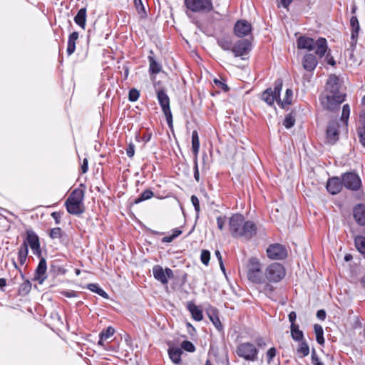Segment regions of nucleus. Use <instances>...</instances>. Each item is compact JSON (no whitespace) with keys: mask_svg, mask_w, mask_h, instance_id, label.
I'll return each mask as SVG.
<instances>
[{"mask_svg":"<svg viewBox=\"0 0 365 365\" xmlns=\"http://www.w3.org/2000/svg\"><path fill=\"white\" fill-rule=\"evenodd\" d=\"M345 95L339 91V78L330 76L325 91L320 96V102L324 109L334 110L344 101Z\"/></svg>","mask_w":365,"mask_h":365,"instance_id":"obj_1","label":"nucleus"},{"mask_svg":"<svg viewBox=\"0 0 365 365\" xmlns=\"http://www.w3.org/2000/svg\"><path fill=\"white\" fill-rule=\"evenodd\" d=\"M231 235L235 238L250 240L257 233V227L252 221L245 220L240 214L233 215L229 220Z\"/></svg>","mask_w":365,"mask_h":365,"instance_id":"obj_2","label":"nucleus"},{"mask_svg":"<svg viewBox=\"0 0 365 365\" xmlns=\"http://www.w3.org/2000/svg\"><path fill=\"white\" fill-rule=\"evenodd\" d=\"M297 48L312 51L316 49L315 53L320 58L324 56L327 50V40L324 38H319L316 41L308 36H300L297 41Z\"/></svg>","mask_w":365,"mask_h":365,"instance_id":"obj_3","label":"nucleus"},{"mask_svg":"<svg viewBox=\"0 0 365 365\" xmlns=\"http://www.w3.org/2000/svg\"><path fill=\"white\" fill-rule=\"evenodd\" d=\"M84 192L81 189H75L65 202L68 212L74 215H79L84 212L83 204Z\"/></svg>","mask_w":365,"mask_h":365,"instance_id":"obj_4","label":"nucleus"},{"mask_svg":"<svg viewBox=\"0 0 365 365\" xmlns=\"http://www.w3.org/2000/svg\"><path fill=\"white\" fill-rule=\"evenodd\" d=\"M247 279L255 284L265 283V272L262 265L257 258H250L247 266Z\"/></svg>","mask_w":365,"mask_h":365,"instance_id":"obj_5","label":"nucleus"},{"mask_svg":"<svg viewBox=\"0 0 365 365\" xmlns=\"http://www.w3.org/2000/svg\"><path fill=\"white\" fill-rule=\"evenodd\" d=\"M347 126L344 122L340 123L336 120L329 122L327 129V139L331 144L335 143L341 133H346Z\"/></svg>","mask_w":365,"mask_h":365,"instance_id":"obj_6","label":"nucleus"},{"mask_svg":"<svg viewBox=\"0 0 365 365\" xmlns=\"http://www.w3.org/2000/svg\"><path fill=\"white\" fill-rule=\"evenodd\" d=\"M237 354L247 361H255L257 360L258 350L253 344L245 342L237 347Z\"/></svg>","mask_w":365,"mask_h":365,"instance_id":"obj_7","label":"nucleus"},{"mask_svg":"<svg viewBox=\"0 0 365 365\" xmlns=\"http://www.w3.org/2000/svg\"><path fill=\"white\" fill-rule=\"evenodd\" d=\"M285 276V269L279 263L269 264L265 270V282L267 281L277 282Z\"/></svg>","mask_w":365,"mask_h":365,"instance_id":"obj_8","label":"nucleus"},{"mask_svg":"<svg viewBox=\"0 0 365 365\" xmlns=\"http://www.w3.org/2000/svg\"><path fill=\"white\" fill-rule=\"evenodd\" d=\"M282 83L279 81H277L274 89L269 88H267L262 95V99L266 102L268 105H272L274 101L280 106V98L279 93L282 90Z\"/></svg>","mask_w":365,"mask_h":365,"instance_id":"obj_9","label":"nucleus"},{"mask_svg":"<svg viewBox=\"0 0 365 365\" xmlns=\"http://www.w3.org/2000/svg\"><path fill=\"white\" fill-rule=\"evenodd\" d=\"M252 44L251 42L247 39L238 40L232 47V53L235 57H240L242 59H245L247 56L251 51Z\"/></svg>","mask_w":365,"mask_h":365,"instance_id":"obj_10","label":"nucleus"},{"mask_svg":"<svg viewBox=\"0 0 365 365\" xmlns=\"http://www.w3.org/2000/svg\"><path fill=\"white\" fill-rule=\"evenodd\" d=\"M185 3L194 12H208L213 8L211 0H185Z\"/></svg>","mask_w":365,"mask_h":365,"instance_id":"obj_11","label":"nucleus"},{"mask_svg":"<svg viewBox=\"0 0 365 365\" xmlns=\"http://www.w3.org/2000/svg\"><path fill=\"white\" fill-rule=\"evenodd\" d=\"M158 100L166 117L169 126H172L173 116L170 108V98L163 91L158 92Z\"/></svg>","mask_w":365,"mask_h":365,"instance_id":"obj_12","label":"nucleus"},{"mask_svg":"<svg viewBox=\"0 0 365 365\" xmlns=\"http://www.w3.org/2000/svg\"><path fill=\"white\" fill-rule=\"evenodd\" d=\"M23 243H26L29 246L34 255L40 256L41 251L40 249L39 238L33 230L26 231V238Z\"/></svg>","mask_w":365,"mask_h":365,"instance_id":"obj_13","label":"nucleus"},{"mask_svg":"<svg viewBox=\"0 0 365 365\" xmlns=\"http://www.w3.org/2000/svg\"><path fill=\"white\" fill-rule=\"evenodd\" d=\"M267 256L271 259H282L287 255L284 246L279 244L271 245L267 250Z\"/></svg>","mask_w":365,"mask_h":365,"instance_id":"obj_14","label":"nucleus"},{"mask_svg":"<svg viewBox=\"0 0 365 365\" xmlns=\"http://www.w3.org/2000/svg\"><path fill=\"white\" fill-rule=\"evenodd\" d=\"M343 184L346 188L357 190L361 187V180L359 177L353 173H348L342 177Z\"/></svg>","mask_w":365,"mask_h":365,"instance_id":"obj_15","label":"nucleus"},{"mask_svg":"<svg viewBox=\"0 0 365 365\" xmlns=\"http://www.w3.org/2000/svg\"><path fill=\"white\" fill-rule=\"evenodd\" d=\"M153 273L154 277L162 284H167L168 279L173 277V271L170 269L166 268L165 269H163L159 265L153 267Z\"/></svg>","mask_w":365,"mask_h":365,"instance_id":"obj_16","label":"nucleus"},{"mask_svg":"<svg viewBox=\"0 0 365 365\" xmlns=\"http://www.w3.org/2000/svg\"><path fill=\"white\" fill-rule=\"evenodd\" d=\"M252 25L245 20H239L234 27V33L238 37H243L250 34Z\"/></svg>","mask_w":365,"mask_h":365,"instance_id":"obj_17","label":"nucleus"},{"mask_svg":"<svg viewBox=\"0 0 365 365\" xmlns=\"http://www.w3.org/2000/svg\"><path fill=\"white\" fill-rule=\"evenodd\" d=\"M47 264L44 258H41L36 269L35 280L42 284L46 279Z\"/></svg>","mask_w":365,"mask_h":365,"instance_id":"obj_18","label":"nucleus"},{"mask_svg":"<svg viewBox=\"0 0 365 365\" xmlns=\"http://www.w3.org/2000/svg\"><path fill=\"white\" fill-rule=\"evenodd\" d=\"M342 188V182L339 178H332L327 183V189L332 195L339 193Z\"/></svg>","mask_w":365,"mask_h":365,"instance_id":"obj_19","label":"nucleus"},{"mask_svg":"<svg viewBox=\"0 0 365 365\" xmlns=\"http://www.w3.org/2000/svg\"><path fill=\"white\" fill-rule=\"evenodd\" d=\"M354 217L357 223L360 225H365V205H357L354 208Z\"/></svg>","mask_w":365,"mask_h":365,"instance_id":"obj_20","label":"nucleus"},{"mask_svg":"<svg viewBox=\"0 0 365 365\" xmlns=\"http://www.w3.org/2000/svg\"><path fill=\"white\" fill-rule=\"evenodd\" d=\"M302 65L305 70L313 71L317 65V59L313 54H306L303 58Z\"/></svg>","mask_w":365,"mask_h":365,"instance_id":"obj_21","label":"nucleus"},{"mask_svg":"<svg viewBox=\"0 0 365 365\" xmlns=\"http://www.w3.org/2000/svg\"><path fill=\"white\" fill-rule=\"evenodd\" d=\"M187 307L195 320L201 321L202 319V310L199 307L195 305L194 303L190 302L187 303Z\"/></svg>","mask_w":365,"mask_h":365,"instance_id":"obj_22","label":"nucleus"},{"mask_svg":"<svg viewBox=\"0 0 365 365\" xmlns=\"http://www.w3.org/2000/svg\"><path fill=\"white\" fill-rule=\"evenodd\" d=\"M350 25L351 28V38L356 43L359 36L360 26L356 16H352L350 19Z\"/></svg>","mask_w":365,"mask_h":365,"instance_id":"obj_23","label":"nucleus"},{"mask_svg":"<svg viewBox=\"0 0 365 365\" xmlns=\"http://www.w3.org/2000/svg\"><path fill=\"white\" fill-rule=\"evenodd\" d=\"M182 353V349L179 347L170 346L168 349L169 356L175 364H179L181 361Z\"/></svg>","mask_w":365,"mask_h":365,"instance_id":"obj_24","label":"nucleus"},{"mask_svg":"<svg viewBox=\"0 0 365 365\" xmlns=\"http://www.w3.org/2000/svg\"><path fill=\"white\" fill-rule=\"evenodd\" d=\"M74 21L76 24H78L83 29L86 28V9L82 8L81 9L76 16L74 18Z\"/></svg>","mask_w":365,"mask_h":365,"instance_id":"obj_25","label":"nucleus"},{"mask_svg":"<svg viewBox=\"0 0 365 365\" xmlns=\"http://www.w3.org/2000/svg\"><path fill=\"white\" fill-rule=\"evenodd\" d=\"M207 314H208L210 319L211 320V322L215 327V328L219 331L222 330V325L221 322L216 313L215 309H209L207 311Z\"/></svg>","mask_w":365,"mask_h":365,"instance_id":"obj_26","label":"nucleus"},{"mask_svg":"<svg viewBox=\"0 0 365 365\" xmlns=\"http://www.w3.org/2000/svg\"><path fill=\"white\" fill-rule=\"evenodd\" d=\"M149 61V71L151 74H158L161 71L162 67L159 63H158L153 56H148Z\"/></svg>","mask_w":365,"mask_h":365,"instance_id":"obj_27","label":"nucleus"},{"mask_svg":"<svg viewBox=\"0 0 365 365\" xmlns=\"http://www.w3.org/2000/svg\"><path fill=\"white\" fill-rule=\"evenodd\" d=\"M200 149V140L197 130L192 133V150L195 156L197 155Z\"/></svg>","mask_w":365,"mask_h":365,"instance_id":"obj_28","label":"nucleus"},{"mask_svg":"<svg viewBox=\"0 0 365 365\" xmlns=\"http://www.w3.org/2000/svg\"><path fill=\"white\" fill-rule=\"evenodd\" d=\"M28 248H27V244L26 243H23L19 250V263L23 265L26 260V258H27V256H28Z\"/></svg>","mask_w":365,"mask_h":365,"instance_id":"obj_29","label":"nucleus"},{"mask_svg":"<svg viewBox=\"0 0 365 365\" xmlns=\"http://www.w3.org/2000/svg\"><path fill=\"white\" fill-rule=\"evenodd\" d=\"M354 242L358 251L361 254L365 255V237L363 236H356Z\"/></svg>","mask_w":365,"mask_h":365,"instance_id":"obj_30","label":"nucleus"},{"mask_svg":"<svg viewBox=\"0 0 365 365\" xmlns=\"http://www.w3.org/2000/svg\"><path fill=\"white\" fill-rule=\"evenodd\" d=\"M314 329L316 334L317 341L319 344H323L324 343V339L323 336L324 331L322 327L319 324H315L314 326Z\"/></svg>","mask_w":365,"mask_h":365,"instance_id":"obj_31","label":"nucleus"},{"mask_svg":"<svg viewBox=\"0 0 365 365\" xmlns=\"http://www.w3.org/2000/svg\"><path fill=\"white\" fill-rule=\"evenodd\" d=\"M115 329L111 327H109L106 330L102 331L101 333L100 334L101 339L98 341V344H102L103 341L107 340L108 339L111 337L113 335Z\"/></svg>","mask_w":365,"mask_h":365,"instance_id":"obj_32","label":"nucleus"},{"mask_svg":"<svg viewBox=\"0 0 365 365\" xmlns=\"http://www.w3.org/2000/svg\"><path fill=\"white\" fill-rule=\"evenodd\" d=\"M218 45L225 51H232L233 44L229 38H222L217 41Z\"/></svg>","mask_w":365,"mask_h":365,"instance_id":"obj_33","label":"nucleus"},{"mask_svg":"<svg viewBox=\"0 0 365 365\" xmlns=\"http://www.w3.org/2000/svg\"><path fill=\"white\" fill-rule=\"evenodd\" d=\"M291 335L296 341H301L303 338V332L299 330L298 325L291 326Z\"/></svg>","mask_w":365,"mask_h":365,"instance_id":"obj_34","label":"nucleus"},{"mask_svg":"<svg viewBox=\"0 0 365 365\" xmlns=\"http://www.w3.org/2000/svg\"><path fill=\"white\" fill-rule=\"evenodd\" d=\"M87 287L88 289H90L91 291H92L93 292L98 294L100 296H101L106 299L108 298V294L103 289H102L101 287H99L98 286V284H88Z\"/></svg>","mask_w":365,"mask_h":365,"instance_id":"obj_35","label":"nucleus"},{"mask_svg":"<svg viewBox=\"0 0 365 365\" xmlns=\"http://www.w3.org/2000/svg\"><path fill=\"white\" fill-rule=\"evenodd\" d=\"M31 289V284L29 280L24 282L19 287V292L21 295H26Z\"/></svg>","mask_w":365,"mask_h":365,"instance_id":"obj_36","label":"nucleus"},{"mask_svg":"<svg viewBox=\"0 0 365 365\" xmlns=\"http://www.w3.org/2000/svg\"><path fill=\"white\" fill-rule=\"evenodd\" d=\"M350 108L348 104H345L343 106L342 114L339 122L343 123L344 122L347 125L348 119L349 117Z\"/></svg>","mask_w":365,"mask_h":365,"instance_id":"obj_37","label":"nucleus"},{"mask_svg":"<svg viewBox=\"0 0 365 365\" xmlns=\"http://www.w3.org/2000/svg\"><path fill=\"white\" fill-rule=\"evenodd\" d=\"M297 353L301 357L307 356L309 354V348L305 342H301L297 349Z\"/></svg>","mask_w":365,"mask_h":365,"instance_id":"obj_38","label":"nucleus"},{"mask_svg":"<svg viewBox=\"0 0 365 365\" xmlns=\"http://www.w3.org/2000/svg\"><path fill=\"white\" fill-rule=\"evenodd\" d=\"M293 92L291 89H287L284 98L280 100V106L284 107L286 105L290 104L292 98Z\"/></svg>","mask_w":365,"mask_h":365,"instance_id":"obj_39","label":"nucleus"},{"mask_svg":"<svg viewBox=\"0 0 365 365\" xmlns=\"http://www.w3.org/2000/svg\"><path fill=\"white\" fill-rule=\"evenodd\" d=\"M153 195L154 194L151 190H146L140 195V196L138 199L135 200V203H138L143 200L150 199L153 197Z\"/></svg>","mask_w":365,"mask_h":365,"instance_id":"obj_40","label":"nucleus"},{"mask_svg":"<svg viewBox=\"0 0 365 365\" xmlns=\"http://www.w3.org/2000/svg\"><path fill=\"white\" fill-rule=\"evenodd\" d=\"M181 233H182V231L180 230L175 229V230H173V234L171 235L164 237L162 239V241L163 242H168V243L171 242L174 239L178 237Z\"/></svg>","mask_w":365,"mask_h":365,"instance_id":"obj_41","label":"nucleus"},{"mask_svg":"<svg viewBox=\"0 0 365 365\" xmlns=\"http://www.w3.org/2000/svg\"><path fill=\"white\" fill-rule=\"evenodd\" d=\"M294 123H295V119L294 118L292 115V114H288L284 121H283V125L287 128H292L294 125Z\"/></svg>","mask_w":365,"mask_h":365,"instance_id":"obj_42","label":"nucleus"},{"mask_svg":"<svg viewBox=\"0 0 365 365\" xmlns=\"http://www.w3.org/2000/svg\"><path fill=\"white\" fill-rule=\"evenodd\" d=\"M182 349L189 352H194L195 350V347L193 344L189 341H183L182 342L181 349Z\"/></svg>","mask_w":365,"mask_h":365,"instance_id":"obj_43","label":"nucleus"},{"mask_svg":"<svg viewBox=\"0 0 365 365\" xmlns=\"http://www.w3.org/2000/svg\"><path fill=\"white\" fill-rule=\"evenodd\" d=\"M210 259V253L208 250H202L200 255L201 262L207 265L209 264Z\"/></svg>","mask_w":365,"mask_h":365,"instance_id":"obj_44","label":"nucleus"},{"mask_svg":"<svg viewBox=\"0 0 365 365\" xmlns=\"http://www.w3.org/2000/svg\"><path fill=\"white\" fill-rule=\"evenodd\" d=\"M76 41L71 39L68 40L67 53L68 56L74 53L76 49Z\"/></svg>","mask_w":365,"mask_h":365,"instance_id":"obj_45","label":"nucleus"},{"mask_svg":"<svg viewBox=\"0 0 365 365\" xmlns=\"http://www.w3.org/2000/svg\"><path fill=\"white\" fill-rule=\"evenodd\" d=\"M217 227L220 230H223L225 225L227 223V220L225 217L219 216L216 219Z\"/></svg>","mask_w":365,"mask_h":365,"instance_id":"obj_46","label":"nucleus"},{"mask_svg":"<svg viewBox=\"0 0 365 365\" xmlns=\"http://www.w3.org/2000/svg\"><path fill=\"white\" fill-rule=\"evenodd\" d=\"M276 352H277L276 349L274 347L270 348L267 351L266 356H267V361L268 364H270L272 359L276 356Z\"/></svg>","mask_w":365,"mask_h":365,"instance_id":"obj_47","label":"nucleus"},{"mask_svg":"<svg viewBox=\"0 0 365 365\" xmlns=\"http://www.w3.org/2000/svg\"><path fill=\"white\" fill-rule=\"evenodd\" d=\"M61 236V229L60 227H56L51 230L50 237L53 239L60 238Z\"/></svg>","mask_w":365,"mask_h":365,"instance_id":"obj_48","label":"nucleus"},{"mask_svg":"<svg viewBox=\"0 0 365 365\" xmlns=\"http://www.w3.org/2000/svg\"><path fill=\"white\" fill-rule=\"evenodd\" d=\"M139 98V92L136 89H132L129 92L128 98L130 101H135Z\"/></svg>","mask_w":365,"mask_h":365,"instance_id":"obj_49","label":"nucleus"},{"mask_svg":"<svg viewBox=\"0 0 365 365\" xmlns=\"http://www.w3.org/2000/svg\"><path fill=\"white\" fill-rule=\"evenodd\" d=\"M191 202L195 207V210L197 213L200 212V202L198 198L195 195L191 197Z\"/></svg>","mask_w":365,"mask_h":365,"instance_id":"obj_50","label":"nucleus"},{"mask_svg":"<svg viewBox=\"0 0 365 365\" xmlns=\"http://www.w3.org/2000/svg\"><path fill=\"white\" fill-rule=\"evenodd\" d=\"M126 154L128 157L132 158L135 154V146L133 144H129L126 149Z\"/></svg>","mask_w":365,"mask_h":365,"instance_id":"obj_51","label":"nucleus"},{"mask_svg":"<svg viewBox=\"0 0 365 365\" xmlns=\"http://www.w3.org/2000/svg\"><path fill=\"white\" fill-rule=\"evenodd\" d=\"M61 294L66 297L71 298L76 297L77 294L74 291H63L61 292Z\"/></svg>","mask_w":365,"mask_h":365,"instance_id":"obj_52","label":"nucleus"},{"mask_svg":"<svg viewBox=\"0 0 365 365\" xmlns=\"http://www.w3.org/2000/svg\"><path fill=\"white\" fill-rule=\"evenodd\" d=\"M214 83H215V84L216 86H219L222 89H223L225 91H227L228 90L227 86L225 83H224L223 82H222L221 80L215 79L214 80Z\"/></svg>","mask_w":365,"mask_h":365,"instance_id":"obj_53","label":"nucleus"},{"mask_svg":"<svg viewBox=\"0 0 365 365\" xmlns=\"http://www.w3.org/2000/svg\"><path fill=\"white\" fill-rule=\"evenodd\" d=\"M312 362L313 365H324L322 362L319 361L318 357L316 356L314 351L312 354Z\"/></svg>","mask_w":365,"mask_h":365,"instance_id":"obj_54","label":"nucleus"},{"mask_svg":"<svg viewBox=\"0 0 365 365\" xmlns=\"http://www.w3.org/2000/svg\"><path fill=\"white\" fill-rule=\"evenodd\" d=\"M296 318H297L296 313L294 312H291L289 314V322H291V326L297 325L294 322L296 320Z\"/></svg>","mask_w":365,"mask_h":365,"instance_id":"obj_55","label":"nucleus"},{"mask_svg":"<svg viewBox=\"0 0 365 365\" xmlns=\"http://www.w3.org/2000/svg\"><path fill=\"white\" fill-rule=\"evenodd\" d=\"M256 344L258 347H264L267 345L266 341L262 338H257L255 341Z\"/></svg>","mask_w":365,"mask_h":365,"instance_id":"obj_56","label":"nucleus"},{"mask_svg":"<svg viewBox=\"0 0 365 365\" xmlns=\"http://www.w3.org/2000/svg\"><path fill=\"white\" fill-rule=\"evenodd\" d=\"M51 216L55 220L56 224L60 223V219L61 217V215L60 212H52Z\"/></svg>","mask_w":365,"mask_h":365,"instance_id":"obj_57","label":"nucleus"},{"mask_svg":"<svg viewBox=\"0 0 365 365\" xmlns=\"http://www.w3.org/2000/svg\"><path fill=\"white\" fill-rule=\"evenodd\" d=\"M88 160L85 158L83 164L81 165V170L83 173H86L88 171Z\"/></svg>","mask_w":365,"mask_h":365,"instance_id":"obj_58","label":"nucleus"},{"mask_svg":"<svg viewBox=\"0 0 365 365\" xmlns=\"http://www.w3.org/2000/svg\"><path fill=\"white\" fill-rule=\"evenodd\" d=\"M317 317L321 319V320H324L325 319V317H326V312L325 311L321 309V310H319L317 313Z\"/></svg>","mask_w":365,"mask_h":365,"instance_id":"obj_59","label":"nucleus"},{"mask_svg":"<svg viewBox=\"0 0 365 365\" xmlns=\"http://www.w3.org/2000/svg\"><path fill=\"white\" fill-rule=\"evenodd\" d=\"M326 60L327 63L331 66H334L336 62L332 56H331L329 54H327L326 56Z\"/></svg>","mask_w":365,"mask_h":365,"instance_id":"obj_60","label":"nucleus"},{"mask_svg":"<svg viewBox=\"0 0 365 365\" xmlns=\"http://www.w3.org/2000/svg\"><path fill=\"white\" fill-rule=\"evenodd\" d=\"M195 172H194V177H195V179L197 180V181H199V171H198V167H197V161L195 162Z\"/></svg>","mask_w":365,"mask_h":365,"instance_id":"obj_61","label":"nucleus"},{"mask_svg":"<svg viewBox=\"0 0 365 365\" xmlns=\"http://www.w3.org/2000/svg\"><path fill=\"white\" fill-rule=\"evenodd\" d=\"M68 38L76 41L78 38V33L76 31L73 32L69 35Z\"/></svg>","mask_w":365,"mask_h":365,"instance_id":"obj_62","label":"nucleus"},{"mask_svg":"<svg viewBox=\"0 0 365 365\" xmlns=\"http://www.w3.org/2000/svg\"><path fill=\"white\" fill-rule=\"evenodd\" d=\"M359 135L360 138V142L364 146H365V130L363 133H359Z\"/></svg>","mask_w":365,"mask_h":365,"instance_id":"obj_63","label":"nucleus"},{"mask_svg":"<svg viewBox=\"0 0 365 365\" xmlns=\"http://www.w3.org/2000/svg\"><path fill=\"white\" fill-rule=\"evenodd\" d=\"M361 120L362 121L364 130H365V109L361 111L359 115Z\"/></svg>","mask_w":365,"mask_h":365,"instance_id":"obj_64","label":"nucleus"}]
</instances>
